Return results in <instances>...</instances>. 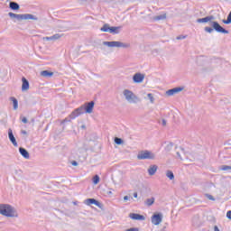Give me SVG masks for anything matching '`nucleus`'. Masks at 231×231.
<instances>
[{
  "label": "nucleus",
  "mask_w": 231,
  "mask_h": 231,
  "mask_svg": "<svg viewBox=\"0 0 231 231\" xmlns=\"http://www.w3.org/2000/svg\"><path fill=\"white\" fill-rule=\"evenodd\" d=\"M214 19H216V17H214V15H208L206 16L204 18H199L197 19V23H199V24H201V23H209L210 26H206L204 28V31L207 32V33H212V32H217V33H224V34H228L229 32L228 30L223 28V26H221V24H219V23L214 21Z\"/></svg>",
  "instance_id": "f257e3e1"
},
{
  "label": "nucleus",
  "mask_w": 231,
  "mask_h": 231,
  "mask_svg": "<svg viewBox=\"0 0 231 231\" xmlns=\"http://www.w3.org/2000/svg\"><path fill=\"white\" fill-rule=\"evenodd\" d=\"M93 107H95V101L85 103L83 106L74 109L71 112L70 118H77L80 116V115H84V113L91 115V113H93Z\"/></svg>",
  "instance_id": "f03ea898"
},
{
  "label": "nucleus",
  "mask_w": 231,
  "mask_h": 231,
  "mask_svg": "<svg viewBox=\"0 0 231 231\" xmlns=\"http://www.w3.org/2000/svg\"><path fill=\"white\" fill-rule=\"evenodd\" d=\"M0 214L5 217H18L15 208L12 207L10 204H0Z\"/></svg>",
  "instance_id": "7ed1b4c3"
},
{
  "label": "nucleus",
  "mask_w": 231,
  "mask_h": 231,
  "mask_svg": "<svg viewBox=\"0 0 231 231\" xmlns=\"http://www.w3.org/2000/svg\"><path fill=\"white\" fill-rule=\"evenodd\" d=\"M8 16L11 19H17V21H39V18L31 14H17L14 13H8Z\"/></svg>",
  "instance_id": "20e7f679"
},
{
  "label": "nucleus",
  "mask_w": 231,
  "mask_h": 231,
  "mask_svg": "<svg viewBox=\"0 0 231 231\" xmlns=\"http://www.w3.org/2000/svg\"><path fill=\"white\" fill-rule=\"evenodd\" d=\"M123 95L129 104H138V102L141 101L140 97H138V96H135L134 93L129 89H125L123 91Z\"/></svg>",
  "instance_id": "39448f33"
},
{
  "label": "nucleus",
  "mask_w": 231,
  "mask_h": 231,
  "mask_svg": "<svg viewBox=\"0 0 231 231\" xmlns=\"http://www.w3.org/2000/svg\"><path fill=\"white\" fill-rule=\"evenodd\" d=\"M155 158L156 154L152 153V152L149 150L141 151L137 154V160H154Z\"/></svg>",
  "instance_id": "423d86ee"
},
{
  "label": "nucleus",
  "mask_w": 231,
  "mask_h": 231,
  "mask_svg": "<svg viewBox=\"0 0 231 231\" xmlns=\"http://www.w3.org/2000/svg\"><path fill=\"white\" fill-rule=\"evenodd\" d=\"M103 46H107L108 48H129L131 44L124 43L122 42H103Z\"/></svg>",
  "instance_id": "0eeeda50"
},
{
  "label": "nucleus",
  "mask_w": 231,
  "mask_h": 231,
  "mask_svg": "<svg viewBox=\"0 0 231 231\" xmlns=\"http://www.w3.org/2000/svg\"><path fill=\"white\" fill-rule=\"evenodd\" d=\"M122 26H112L110 27L108 23H105L103 27H101V32H108V33H113L114 35H116L120 33V29Z\"/></svg>",
  "instance_id": "6e6552de"
},
{
  "label": "nucleus",
  "mask_w": 231,
  "mask_h": 231,
  "mask_svg": "<svg viewBox=\"0 0 231 231\" xmlns=\"http://www.w3.org/2000/svg\"><path fill=\"white\" fill-rule=\"evenodd\" d=\"M163 221V215L162 213H155L152 216V224L158 226Z\"/></svg>",
  "instance_id": "1a4fd4ad"
},
{
  "label": "nucleus",
  "mask_w": 231,
  "mask_h": 231,
  "mask_svg": "<svg viewBox=\"0 0 231 231\" xmlns=\"http://www.w3.org/2000/svg\"><path fill=\"white\" fill-rule=\"evenodd\" d=\"M183 89H185V88L183 87L173 88L171 89L167 90L166 95L167 97H173V95H177V93H180V91H183Z\"/></svg>",
  "instance_id": "9d476101"
},
{
  "label": "nucleus",
  "mask_w": 231,
  "mask_h": 231,
  "mask_svg": "<svg viewBox=\"0 0 231 231\" xmlns=\"http://www.w3.org/2000/svg\"><path fill=\"white\" fill-rule=\"evenodd\" d=\"M143 79H145V75L140 72L135 73L133 76V81L134 82V84H142V82H143Z\"/></svg>",
  "instance_id": "9b49d317"
},
{
  "label": "nucleus",
  "mask_w": 231,
  "mask_h": 231,
  "mask_svg": "<svg viewBox=\"0 0 231 231\" xmlns=\"http://www.w3.org/2000/svg\"><path fill=\"white\" fill-rule=\"evenodd\" d=\"M129 217L131 219H134V221H144L145 220V217L143 215H140L138 213H131L129 215Z\"/></svg>",
  "instance_id": "f8f14e48"
},
{
  "label": "nucleus",
  "mask_w": 231,
  "mask_h": 231,
  "mask_svg": "<svg viewBox=\"0 0 231 231\" xmlns=\"http://www.w3.org/2000/svg\"><path fill=\"white\" fill-rule=\"evenodd\" d=\"M8 138L10 142L13 143L14 147H17V140H15V136L14 135V132L12 131V128L8 129Z\"/></svg>",
  "instance_id": "ddd939ff"
},
{
  "label": "nucleus",
  "mask_w": 231,
  "mask_h": 231,
  "mask_svg": "<svg viewBox=\"0 0 231 231\" xmlns=\"http://www.w3.org/2000/svg\"><path fill=\"white\" fill-rule=\"evenodd\" d=\"M85 205H88V206H89V205H96V207H99L100 208L102 204L98 200H97L95 199H87L85 200Z\"/></svg>",
  "instance_id": "4468645a"
},
{
  "label": "nucleus",
  "mask_w": 231,
  "mask_h": 231,
  "mask_svg": "<svg viewBox=\"0 0 231 231\" xmlns=\"http://www.w3.org/2000/svg\"><path fill=\"white\" fill-rule=\"evenodd\" d=\"M22 91H28L30 89V82L26 78H22Z\"/></svg>",
  "instance_id": "2eb2a0df"
},
{
  "label": "nucleus",
  "mask_w": 231,
  "mask_h": 231,
  "mask_svg": "<svg viewBox=\"0 0 231 231\" xmlns=\"http://www.w3.org/2000/svg\"><path fill=\"white\" fill-rule=\"evenodd\" d=\"M19 152L23 156V158H25V160H30V152H28L27 149L20 147L19 148Z\"/></svg>",
  "instance_id": "dca6fc26"
},
{
  "label": "nucleus",
  "mask_w": 231,
  "mask_h": 231,
  "mask_svg": "<svg viewBox=\"0 0 231 231\" xmlns=\"http://www.w3.org/2000/svg\"><path fill=\"white\" fill-rule=\"evenodd\" d=\"M156 171H158V165H156V164L150 165V167L148 169V174L150 176H154L156 174Z\"/></svg>",
  "instance_id": "f3484780"
},
{
  "label": "nucleus",
  "mask_w": 231,
  "mask_h": 231,
  "mask_svg": "<svg viewBox=\"0 0 231 231\" xmlns=\"http://www.w3.org/2000/svg\"><path fill=\"white\" fill-rule=\"evenodd\" d=\"M9 8H10V10H13L14 12H17V10H20L21 5H19L17 4V2H10Z\"/></svg>",
  "instance_id": "a211bd4d"
},
{
  "label": "nucleus",
  "mask_w": 231,
  "mask_h": 231,
  "mask_svg": "<svg viewBox=\"0 0 231 231\" xmlns=\"http://www.w3.org/2000/svg\"><path fill=\"white\" fill-rule=\"evenodd\" d=\"M154 201H156V199H154V197H152L144 201V205L145 207H152V205H154Z\"/></svg>",
  "instance_id": "6ab92c4d"
},
{
  "label": "nucleus",
  "mask_w": 231,
  "mask_h": 231,
  "mask_svg": "<svg viewBox=\"0 0 231 231\" xmlns=\"http://www.w3.org/2000/svg\"><path fill=\"white\" fill-rule=\"evenodd\" d=\"M40 75L41 77H45L46 79H50L53 75V72L49 70H43L40 72Z\"/></svg>",
  "instance_id": "aec40b11"
},
{
  "label": "nucleus",
  "mask_w": 231,
  "mask_h": 231,
  "mask_svg": "<svg viewBox=\"0 0 231 231\" xmlns=\"http://www.w3.org/2000/svg\"><path fill=\"white\" fill-rule=\"evenodd\" d=\"M10 100H11V102H13L14 111L17 110L19 107V101H17V98L12 97H10Z\"/></svg>",
  "instance_id": "412c9836"
},
{
  "label": "nucleus",
  "mask_w": 231,
  "mask_h": 231,
  "mask_svg": "<svg viewBox=\"0 0 231 231\" xmlns=\"http://www.w3.org/2000/svg\"><path fill=\"white\" fill-rule=\"evenodd\" d=\"M165 19H167V14H160L157 16L153 17V21H165Z\"/></svg>",
  "instance_id": "4be33fe9"
},
{
  "label": "nucleus",
  "mask_w": 231,
  "mask_h": 231,
  "mask_svg": "<svg viewBox=\"0 0 231 231\" xmlns=\"http://www.w3.org/2000/svg\"><path fill=\"white\" fill-rule=\"evenodd\" d=\"M166 176L169 178V180H174V172L172 171H166Z\"/></svg>",
  "instance_id": "5701e85b"
},
{
  "label": "nucleus",
  "mask_w": 231,
  "mask_h": 231,
  "mask_svg": "<svg viewBox=\"0 0 231 231\" xmlns=\"http://www.w3.org/2000/svg\"><path fill=\"white\" fill-rule=\"evenodd\" d=\"M94 185H98L100 183V177L98 175H95L92 180Z\"/></svg>",
  "instance_id": "b1692460"
},
{
  "label": "nucleus",
  "mask_w": 231,
  "mask_h": 231,
  "mask_svg": "<svg viewBox=\"0 0 231 231\" xmlns=\"http://www.w3.org/2000/svg\"><path fill=\"white\" fill-rule=\"evenodd\" d=\"M114 142L116 145H122V143H124V140L122 138H119V137H116Z\"/></svg>",
  "instance_id": "393cba45"
},
{
  "label": "nucleus",
  "mask_w": 231,
  "mask_h": 231,
  "mask_svg": "<svg viewBox=\"0 0 231 231\" xmlns=\"http://www.w3.org/2000/svg\"><path fill=\"white\" fill-rule=\"evenodd\" d=\"M220 171H231V166L222 165L220 166Z\"/></svg>",
  "instance_id": "a878e982"
},
{
  "label": "nucleus",
  "mask_w": 231,
  "mask_h": 231,
  "mask_svg": "<svg viewBox=\"0 0 231 231\" xmlns=\"http://www.w3.org/2000/svg\"><path fill=\"white\" fill-rule=\"evenodd\" d=\"M147 97H148L151 104H154V97L152 96V94L149 93V94H147Z\"/></svg>",
  "instance_id": "bb28decb"
},
{
  "label": "nucleus",
  "mask_w": 231,
  "mask_h": 231,
  "mask_svg": "<svg viewBox=\"0 0 231 231\" xmlns=\"http://www.w3.org/2000/svg\"><path fill=\"white\" fill-rule=\"evenodd\" d=\"M51 40L52 41H57V40H59V39H60V34H59V33H56V34H54V35H52V36H51Z\"/></svg>",
  "instance_id": "cd10ccee"
},
{
  "label": "nucleus",
  "mask_w": 231,
  "mask_h": 231,
  "mask_svg": "<svg viewBox=\"0 0 231 231\" xmlns=\"http://www.w3.org/2000/svg\"><path fill=\"white\" fill-rule=\"evenodd\" d=\"M71 120H73L71 118V115L69 116V118H65L63 121H62V124H66V122H71Z\"/></svg>",
  "instance_id": "c85d7f7f"
},
{
  "label": "nucleus",
  "mask_w": 231,
  "mask_h": 231,
  "mask_svg": "<svg viewBox=\"0 0 231 231\" xmlns=\"http://www.w3.org/2000/svg\"><path fill=\"white\" fill-rule=\"evenodd\" d=\"M183 39H187V36H185V35H180V36H178V37H177V41H181V40H183Z\"/></svg>",
  "instance_id": "c756f323"
},
{
  "label": "nucleus",
  "mask_w": 231,
  "mask_h": 231,
  "mask_svg": "<svg viewBox=\"0 0 231 231\" xmlns=\"http://www.w3.org/2000/svg\"><path fill=\"white\" fill-rule=\"evenodd\" d=\"M207 198L209 199L211 201H216V199H214V196L212 195H207Z\"/></svg>",
  "instance_id": "7c9ffc66"
},
{
  "label": "nucleus",
  "mask_w": 231,
  "mask_h": 231,
  "mask_svg": "<svg viewBox=\"0 0 231 231\" xmlns=\"http://www.w3.org/2000/svg\"><path fill=\"white\" fill-rule=\"evenodd\" d=\"M22 122H23V124H28V118L23 117Z\"/></svg>",
  "instance_id": "2f4dec72"
},
{
  "label": "nucleus",
  "mask_w": 231,
  "mask_h": 231,
  "mask_svg": "<svg viewBox=\"0 0 231 231\" xmlns=\"http://www.w3.org/2000/svg\"><path fill=\"white\" fill-rule=\"evenodd\" d=\"M226 217L227 219H231V210L226 212Z\"/></svg>",
  "instance_id": "473e14b6"
},
{
  "label": "nucleus",
  "mask_w": 231,
  "mask_h": 231,
  "mask_svg": "<svg viewBox=\"0 0 231 231\" xmlns=\"http://www.w3.org/2000/svg\"><path fill=\"white\" fill-rule=\"evenodd\" d=\"M71 165H73V167H77L79 165V162H77V161H73L71 162Z\"/></svg>",
  "instance_id": "72a5a7b5"
},
{
  "label": "nucleus",
  "mask_w": 231,
  "mask_h": 231,
  "mask_svg": "<svg viewBox=\"0 0 231 231\" xmlns=\"http://www.w3.org/2000/svg\"><path fill=\"white\" fill-rule=\"evenodd\" d=\"M129 199H131V198L129 196H125L124 197L125 201H129Z\"/></svg>",
  "instance_id": "f704fd0d"
},
{
  "label": "nucleus",
  "mask_w": 231,
  "mask_h": 231,
  "mask_svg": "<svg viewBox=\"0 0 231 231\" xmlns=\"http://www.w3.org/2000/svg\"><path fill=\"white\" fill-rule=\"evenodd\" d=\"M162 125L163 126L167 125V121L165 119H162Z\"/></svg>",
  "instance_id": "c9c22d12"
},
{
  "label": "nucleus",
  "mask_w": 231,
  "mask_h": 231,
  "mask_svg": "<svg viewBox=\"0 0 231 231\" xmlns=\"http://www.w3.org/2000/svg\"><path fill=\"white\" fill-rule=\"evenodd\" d=\"M214 231H220V230H219V227H217V226H214Z\"/></svg>",
  "instance_id": "e433bc0d"
},
{
  "label": "nucleus",
  "mask_w": 231,
  "mask_h": 231,
  "mask_svg": "<svg viewBox=\"0 0 231 231\" xmlns=\"http://www.w3.org/2000/svg\"><path fill=\"white\" fill-rule=\"evenodd\" d=\"M44 39H45V41H52L51 36V37H45Z\"/></svg>",
  "instance_id": "4c0bfd02"
},
{
  "label": "nucleus",
  "mask_w": 231,
  "mask_h": 231,
  "mask_svg": "<svg viewBox=\"0 0 231 231\" xmlns=\"http://www.w3.org/2000/svg\"><path fill=\"white\" fill-rule=\"evenodd\" d=\"M22 134H28V133L26 132V130H23Z\"/></svg>",
  "instance_id": "58836bf2"
},
{
  "label": "nucleus",
  "mask_w": 231,
  "mask_h": 231,
  "mask_svg": "<svg viewBox=\"0 0 231 231\" xmlns=\"http://www.w3.org/2000/svg\"><path fill=\"white\" fill-rule=\"evenodd\" d=\"M134 198H138V192L134 193Z\"/></svg>",
  "instance_id": "ea45409f"
},
{
  "label": "nucleus",
  "mask_w": 231,
  "mask_h": 231,
  "mask_svg": "<svg viewBox=\"0 0 231 231\" xmlns=\"http://www.w3.org/2000/svg\"><path fill=\"white\" fill-rule=\"evenodd\" d=\"M177 156H179V158H181V155L180 154V152H177Z\"/></svg>",
  "instance_id": "a19ab883"
},
{
  "label": "nucleus",
  "mask_w": 231,
  "mask_h": 231,
  "mask_svg": "<svg viewBox=\"0 0 231 231\" xmlns=\"http://www.w3.org/2000/svg\"><path fill=\"white\" fill-rule=\"evenodd\" d=\"M73 205H77V202H73Z\"/></svg>",
  "instance_id": "79ce46f5"
},
{
  "label": "nucleus",
  "mask_w": 231,
  "mask_h": 231,
  "mask_svg": "<svg viewBox=\"0 0 231 231\" xmlns=\"http://www.w3.org/2000/svg\"><path fill=\"white\" fill-rule=\"evenodd\" d=\"M86 126L85 125H82V128L84 129Z\"/></svg>",
  "instance_id": "37998d69"
},
{
  "label": "nucleus",
  "mask_w": 231,
  "mask_h": 231,
  "mask_svg": "<svg viewBox=\"0 0 231 231\" xmlns=\"http://www.w3.org/2000/svg\"><path fill=\"white\" fill-rule=\"evenodd\" d=\"M108 194H112V192H111V191H109V192H108Z\"/></svg>",
  "instance_id": "c03bdc74"
}]
</instances>
